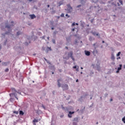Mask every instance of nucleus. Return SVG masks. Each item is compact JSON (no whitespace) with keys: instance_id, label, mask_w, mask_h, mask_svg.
<instances>
[{"instance_id":"1","label":"nucleus","mask_w":125,"mask_h":125,"mask_svg":"<svg viewBox=\"0 0 125 125\" xmlns=\"http://www.w3.org/2000/svg\"><path fill=\"white\" fill-rule=\"evenodd\" d=\"M13 26H14L13 24L5 23V28L7 29V31H6L4 33L1 34L2 39H5V35H8V36L12 35V36H13V34L11 33V32H12V27H13Z\"/></svg>"},{"instance_id":"2","label":"nucleus","mask_w":125,"mask_h":125,"mask_svg":"<svg viewBox=\"0 0 125 125\" xmlns=\"http://www.w3.org/2000/svg\"><path fill=\"white\" fill-rule=\"evenodd\" d=\"M10 97L11 98L10 99L9 101L10 102H14L15 99L13 98V97H15L17 100H18V98L17 97V93H11L9 94Z\"/></svg>"},{"instance_id":"3","label":"nucleus","mask_w":125,"mask_h":125,"mask_svg":"<svg viewBox=\"0 0 125 125\" xmlns=\"http://www.w3.org/2000/svg\"><path fill=\"white\" fill-rule=\"evenodd\" d=\"M62 88V90L64 91L65 90H68L69 89V86L68 84L66 83H63L62 84V86H61Z\"/></svg>"},{"instance_id":"4","label":"nucleus","mask_w":125,"mask_h":125,"mask_svg":"<svg viewBox=\"0 0 125 125\" xmlns=\"http://www.w3.org/2000/svg\"><path fill=\"white\" fill-rule=\"evenodd\" d=\"M73 51H71L68 53V58H71L73 61H75V58H74V56H73Z\"/></svg>"},{"instance_id":"5","label":"nucleus","mask_w":125,"mask_h":125,"mask_svg":"<svg viewBox=\"0 0 125 125\" xmlns=\"http://www.w3.org/2000/svg\"><path fill=\"white\" fill-rule=\"evenodd\" d=\"M67 13H71L72 11H73V7L71 6V5L70 4H67Z\"/></svg>"},{"instance_id":"6","label":"nucleus","mask_w":125,"mask_h":125,"mask_svg":"<svg viewBox=\"0 0 125 125\" xmlns=\"http://www.w3.org/2000/svg\"><path fill=\"white\" fill-rule=\"evenodd\" d=\"M63 80L62 78H60L57 80V83H58V87H61V82H62Z\"/></svg>"},{"instance_id":"7","label":"nucleus","mask_w":125,"mask_h":125,"mask_svg":"<svg viewBox=\"0 0 125 125\" xmlns=\"http://www.w3.org/2000/svg\"><path fill=\"white\" fill-rule=\"evenodd\" d=\"M14 49H15L16 51H17V52H19V51L21 50V47H20V46H15L14 47Z\"/></svg>"},{"instance_id":"8","label":"nucleus","mask_w":125,"mask_h":125,"mask_svg":"<svg viewBox=\"0 0 125 125\" xmlns=\"http://www.w3.org/2000/svg\"><path fill=\"white\" fill-rule=\"evenodd\" d=\"M95 67L97 68V71H98V72H100V71H101V67H100V63H97Z\"/></svg>"},{"instance_id":"9","label":"nucleus","mask_w":125,"mask_h":125,"mask_svg":"<svg viewBox=\"0 0 125 125\" xmlns=\"http://www.w3.org/2000/svg\"><path fill=\"white\" fill-rule=\"evenodd\" d=\"M123 67V64H119V67L117 68V70L116 71L117 74H119L121 70H122V68Z\"/></svg>"},{"instance_id":"10","label":"nucleus","mask_w":125,"mask_h":125,"mask_svg":"<svg viewBox=\"0 0 125 125\" xmlns=\"http://www.w3.org/2000/svg\"><path fill=\"white\" fill-rule=\"evenodd\" d=\"M92 34L93 36H97V37H98V39H100V34L99 33H96V32L94 31L92 32Z\"/></svg>"},{"instance_id":"11","label":"nucleus","mask_w":125,"mask_h":125,"mask_svg":"<svg viewBox=\"0 0 125 125\" xmlns=\"http://www.w3.org/2000/svg\"><path fill=\"white\" fill-rule=\"evenodd\" d=\"M80 23V26L83 27V28H84V26H85V22L83 21H81Z\"/></svg>"},{"instance_id":"12","label":"nucleus","mask_w":125,"mask_h":125,"mask_svg":"<svg viewBox=\"0 0 125 125\" xmlns=\"http://www.w3.org/2000/svg\"><path fill=\"white\" fill-rule=\"evenodd\" d=\"M84 53L86 56H89L90 55V52L89 51L85 50Z\"/></svg>"},{"instance_id":"13","label":"nucleus","mask_w":125,"mask_h":125,"mask_svg":"<svg viewBox=\"0 0 125 125\" xmlns=\"http://www.w3.org/2000/svg\"><path fill=\"white\" fill-rule=\"evenodd\" d=\"M86 96H88V94H86V93H85V94H83V95L81 96V97L84 100L85 99V98H86Z\"/></svg>"},{"instance_id":"14","label":"nucleus","mask_w":125,"mask_h":125,"mask_svg":"<svg viewBox=\"0 0 125 125\" xmlns=\"http://www.w3.org/2000/svg\"><path fill=\"white\" fill-rule=\"evenodd\" d=\"M10 62H2V66H7L9 64Z\"/></svg>"},{"instance_id":"15","label":"nucleus","mask_w":125,"mask_h":125,"mask_svg":"<svg viewBox=\"0 0 125 125\" xmlns=\"http://www.w3.org/2000/svg\"><path fill=\"white\" fill-rule=\"evenodd\" d=\"M63 3H64L63 2V1L61 0L59 2L57 3V4H58V6H61V5H63Z\"/></svg>"},{"instance_id":"16","label":"nucleus","mask_w":125,"mask_h":125,"mask_svg":"<svg viewBox=\"0 0 125 125\" xmlns=\"http://www.w3.org/2000/svg\"><path fill=\"white\" fill-rule=\"evenodd\" d=\"M20 35H22V32H21V31H18V32H17V33L16 34V37H19Z\"/></svg>"},{"instance_id":"17","label":"nucleus","mask_w":125,"mask_h":125,"mask_svg":"<svg viewBox=\"0 0 125 125\" xmlns=\"http://www.w3.org/2000/svg\"><path fill=\"white\" fill-rule=\"evenodd\" d=\"M79 117H75V118H74L73 121L75 122L76 123H79Z\"/></svg>"},{"instance_id":"18","label":"nucleus","mask_w":125,"mask_h":125,"mask_svg":"<svg viewBox=\"0 0 125 125\" xmlns=\"http://www.w3.org/2000/svg\"><path fill=\"white\" fill-rule=\"evenodd\" d=\"M30 17L31 19H35L37 17L35 14L30 15Z\"/></svg>"},{"instance_id":"19","label":"nucleus","mask_w":125,"mask_h":125,"mask_svg":"<svg viewBox=\"0 0 125 125\" xmlns=\"http://www.w3.org/2000/svg\"><path fill=\"white\" fill-rule=\"evenodd\" d=\"M11 89L13 93H16V92H17V90H16L14 88H11Z\"/></svg>"},{"instance_id":"20","label":"nucleus","mask_w":125,"mask_h":125,"mask_svg":"<svg viewBox=\"0 0 125 125\" xmlns=\"http://www.w3.org/2000/svg\"><path fill=\"white\" fill-rule=\"evenodd\" d=\"M49 68L50 70H55V67L54 65H50Z\"/></svg>"},{"instance_id":"21","label":"nucleus","mask_w":125,"mask_h":125,"mask_svg":"<svg viewBox=\"0 0 125 125\" xmlns=\"http://www.w3.org/2000/svg\"><path fill=\"white\" fill-rule=\"evenodd\" d=\"M66 41L68 42H71V36L66 37Z\"/></svg>"},{"instance_id":"22","label":"nucleus","mask_w":125,"mask_h":125,"mask_svg":"<svg viewBox=\"0 0 125 125\" xmlns=\"http://www.w3.org/2000/svg\"><path fill=\"white\" fill-rule=\"evenodd\" d=\"M111 59L113 60V61H115V56L114 55V54H111Z\"/></svg>"},{"instance_id":"23","label":"nucleus","mask_w":125,"mask_h":125,"mask_svg":"<svg viewBox=\"0 0 125 125\" xmlns=\"http://www.w3.org/2000/svg\"><path fill=\"white\" fill-rule=\"evenodd\" d=\"M83 99L81 97L80 98L78 99V101H79L80 102H83Z\"/></svg>"},{"instance_id":"24","label":"nucleus","mask_w":125,"mask_h":125,"mask_svg":"<svg viewBox=\"0 0 125 125\" xmlns=\"http://www.w3.org/2000/svg\"><path fill=\"white\" fill-rule=\"evenodd\" d=\"M19 114L21 116H23V115H24V112H23L22 110H20Z\"/></svg>"},{"instance_id":"25","label":"nucleus","mask_w":125,"mask_h":125,"mask_svg":"<svg viewBox=\"0 0 125 125\" xmlns=\"http://www.w3.org/2000/svg\"><path fill=\"white\" fill-rule=\"evenodd\" d=\"M90 42H92V41H94V39L93 38V37L90 36L89 37V39Z\"/></svg>"},{"instance_id":"26","label":"nucleus","mask_w":125,"mask_h":125,"mask_svg":"<svg viewBox=\"0 0 125 125\" xmlns=\"http://www.w3.org/2000/svg\"><path fill=\"white\" fill-rule=\"evenodd\" d=\"M28 40H29V41L28 42H25V44L26 45H28L29 43H31V41H30V38H28Z\"/></svg>"},{"instance_id":"27","label":"nucleus","mask_w":125,"mask_h":125,"mask_svg":"<svg viewBox=\"0 0 125 125\" xmlns=\"http://www.w3.org/2000/svg\"><path fill=\"white\" fill-rule=\"evenodd\" d=\"M33 123H39V119H36L33 120Z\"/></svg>"},{"instance_id":"28","label":"nucleus","mask_w":125,"mask_h":125,"mask_svg":"<svg viewBox=\"0 0 125 125\" xmlns=\"http://www.w3.org/2000/svg\"><path fill=\"white\" fill-rule=\"evenodd\" d=\"M48 50H50V51H51V50H52L51 48L49 47H47V50H46L47 53V52H48Z\"/></svg>"},{"instance_id":"29","label":"nucleus","mask_w":125,"mask_h":125,"mask_svg":"<svg viewBox=\"0 0 125 125\" xmlns=\"http://www.w3.org/2000/svg\"><path fill=\"white\" fill-rule=\"evenodd\" d=\"M69 115H73V114H75V112L74 111H69L68 112Z\"/></svg>"},{"instance_id":"30","label":"nucleus","mask_w":125,"mask_h":125,"mask_svg":"<svg viewBox=\"0 0 125 125\" xmlns=\"http://www.w3.org/2000/svg\"><path fill=\"white\" fill-rule=\"evenodd\" d=\"M44 60H45V61H46V62H47V63H48L50 64H51V63L50 62L45 58H44Z\"/></svg>"},{"instance_id":"31","label":"nucleus","mask_w":125,"mask_h":125,"mask_svg":"<svg viewBox=\"0 0 125 125\" xmlns=\"http://www.w3.org/2000/svg\"><path fill=\"white\" fill-rule=\"evenodd\" d=\"M98 2V0H92V2H94V3H96Z\"/></svg>"},{"instance_id":"32","label":"nucleus","mask_w":125,"mask_h":125,"mask_svg":"<svg viewBox=\"0 0 125 125\" xmlns=\"http://www.w3.org/2000/svg\"><path fill=\"white\" fill-rule=\"evenodd\" d=\"M94 74V72H92V71H91L90 73V76L92 77V75Z\"/></svg>"},{"instance_id":"33","label":"nucleus","mask_w":125,"mask_h":125,"mask_svg":"<svg viewBox=\"0 0 125 125\" xmlns=\"http://www.w3.org/2000/svg\"><path fill=\"white\" fill-rule=\"evenodd\" d=\"M122 122H123V123L124 124H125V116H124L123 118H122Z\"/></svg>"},{"instance_id":"34","label":"nucleus","mask_w":125,"mask_h":125,"mask_svg":"<svg viewBox=\"0 0 125 125\" xmlns=\"http://www.w3.org/2000/svg\"><path fill=\"white\" fill-rule=\"evenodd\" d=\"M121 52H119L117 54V55H116L117 57H119V56H120V55H121Z\"/></svg>"},{"instance_id":"35","label":"nucleus","mask_w":125,"mask_h":125,"mask_svg":"<svg viewBox=\"0 0 125 125\" xmlns=\"http://www.w3.org/2000/svg\"><path fill=\"white\" fill-rule=\"evenodd\" d=\"M57 33H58V31H54V32H53L54 36H55L56 35V34H57Z\"/></svg>"},{"instance_id":"36","label":"nucleus","mask_w":125,"mask_h":125,"mask_svg":"<svg viewBox=\"0 0 125 125\" xmlns=\"http://www.w3.org/2000/svg\"><path fill=\"white\" fill-rule=\"evenodd\" d=\"M13 113H14V114H16V115H18V113H19V112L14 111Z\"/></svg>"},{"instance_id":"37","label":"nucleus","mask_w":125,"mask_h":125,"mask_svg":"<svg viewBox=\"0 0 125 125\" xmlns=\"http://www.w3.org/2000/svg\"><path fill=\"white\" fill-rule=\"evenodd\" d=\"M6 42H7V39H6L4 42V45H6Z\"/></svg>"},{"instance_id":"38","label":"nucleus","mask_w":125,"mask_h":125,"mask_svg":"<svg viewBox=\"0 0 125 125\" xmlns=\"http://www.w3.org/2000/svg\"><path fill=\"white\" fill-rule=\"evenodd\" d=\"M9 71V69H8V68H6V69L5 70V72L6 73H7V72H8Z\"/></svg>"},{"instance_id":"39","label":"nucleus","mask_w":125,"mask_h":125,"mask_svg":"<svg viewBox=\"0 0 125 125\" xmlns=\"http://www.w3.org/2000/svg\"><path fill=\"white\" fill-rule=\"evenodd\" d=\"M81 2L82 4H84L85 3V2L83 1V0H81Z\"/></svg>"},{"instance_id":"40","label":"nucleus","mask_w":125,"mask_h":125,"mask_svg":"<svg viewBox=\"0 0 125 125\" xmlns=\"http://www.w3.org/2000/svg\"><path fill=\"white\" fill-rule=\"evenodd\" d=\"M96 43H94L93 44V46H94L95 48H97V45H96Z\"/></svg>"},{"instance_id":"41","label":"nucleus","mask_w":125,"mask_h":125,"mask_svg":"<svg viewBox=\"0 0 125 125\" xmlns=\"http://www.w3.org/2000/svg\"><path fill=\"white\" fill-rule=\"evenodd\" d=\"M61 107L62 109V110H65V107H64V106H63L62 104L61 105Z\"/></svg>"},{"instance_id":"42","label":"nucleus","mask_w":125,"mask_h":125,"mask_svg":"<svg viewBox=\"0 0 125 125\" xmlns=\"http://www.w3.org/2000/svg\"><path fill=\"white\" fill-rule=\"evenodd\" d=\"M119 1L121 4L123 5V0H119Z\"/></svg>"},{"instance_id":"43","label":"nucleus","mask_w":125,"mask_h":125,"mask_svg":"<svg viewBox=\"0 0 125 125\" xmlns=\"http://www.w3.org/2000/svg\"><path fill=\"white\" fill-rule=\"evenodd\" d=\"M93 21H94V19H92L91 20H90V22L92 24L93 23Z\"/></svg>"},{"instance_id":"44","label":"nucleus","mask_w":125,"mask_h":125,"mask_svg":"<svg viewBox=\"0 0 125 125\" xmlns=\"http://www.w3.org/2000/svg\"><path fill=\"white\" fill-rule=\"evenodd\" d=\"M55 12H56V11L55 10H53L51 12L52 14H54V13H55Z\"/></svg>"},{"instance_id":"45","label":"nucleus","mask_w":125,"mask_h":125,"mask_svg":"<svg viewBox=\"0 0 125 125\" xmlns=\"http://www.w3.org/2000/svg\"><path fill=\"white\" fill-rule=\"evenodd\" d=\"M52 42L53 43L55 44V40L54 39H52Z\"/></svg>"},{"instance_id":"46","label":"nucleus","mask_w":125,"mask_h":125,"mask_svg":"<svg viewBox=\"0 0 125 125\" xmlns=\"http://www.w3.org/2000/svg\"><path fill=\"white\" fill-rule=\"evenodd\" d=\"M65 16H66V17H68V18H70V16H69V15H68V14H66L65 15Z\"/></svg>"},{"instance_id":"47","label":"nucleus","mask_w":125,"mask_h":125,"mask_svg":"<svg viewBox=\"0 0 125 125\" xmlns=\"http://www.w3.org/2000/svg\"><path fill=\"white\" fill-rule=\"evenodd\" d=\"M78 122H73V125H77V123Z\"/></svg>"},{"instance_id":"48","label":"nucleus","mask_w":125,"mask_h":125,"mask_svg":"<svg viewBox=\"0 0 125 125\" xmlns=\"http://www.w3.org/2000/svg\"><path fill=\"white\" fill-rule=\"evenodd\" d=\"M64 13H62V14L61 15V17H64Z\"/></svg>"},{"instance_id":"49","label":"nucleus","mask_w":125,"mask_h":125,"mask_svg":"<svg viewBox=\"0 0 125 125\" xmlns=\"http://www.w3.org/2000/svg\"><path fill=\"white\" fill-rule=\"evenodd\" d=\"M111 4H112V5H115V6H116L117 5L116 4H115L114 2H112Z\"/></svg>"},{"instance_id":"50","label":"nucleus","mask_w":125,"mask_h":125,"mask_svg":"<svg viewBox=\"0 0 125 125\" xmlns=\"http://www.w3.org/2000/svg\"><path fill=\"white\" fill-rule=\"evenodd\" d=\"M68 118H72V115L68 114Z\"/></svg>"},{"instance_id":"51","label":"nucleus","mask_w":125,"mask_h":125,"mask_svg":"<svg viewBox=\"0 0 125 125\" xmlns=\"http://www.w3.org/2000/svg\"><path fill=\"white\" fill-rule=\"evenodd\" d=\"M36 114H38L39 115L40 114V111L37 110Z\"/></svg>"},{"instance_id":"52","label":"nucleus","mask_w":125,"mask_h":125,"mask_svg":"<svg viewBox=\"0 0 125 125\" xmlns=\"http://www.w3.org/2000/svg\"><path fill=\"white\" fill-rule=\"evenodd\" d=\"M81 6H82V5H78V6H77V8H78L79 7H81Z\"/></svg>"},{"instance_id":"53","label":"nucleus","mask_w":125,"mask_h":125,"mask_svg":"<svg viewBox=\"0 0 125 125\" xmlns=\"http://www.w3.org/2000/svg\"><path fill=\"white\" fill-rule=\"evenodd\" d=\"M45 38V36H42V37H41V38L42 39V40H44Z\"/></svg>"},{"instance_id":"54","label":"nucleus","mask_w":125,"mask_h":125,"mask_svg":"<svg viewBox=\"0 0 125 125\" xmlns=\"http://www.w3.org/2000/svg\"><path fill=\"white\" fill-rule=\"evenodd\" d=\"M107 96H108V94L105 93V94H104V97H107Z\"/></svg>"},{"instance_id":"55","label":"nucleus","mask_w":125,"mask_h":125,"mask_svg":"<svg viewBox=\"0 0 125 125\" xmlns=\"http://www.w3.org/2000/svg\"><path fill=\"white\" fill-rule=\"evenodd\" d=\"M70 96H69V97H68V98H67L66 99V100H70Z\"/></svg>"},{"instance_id":"56","label":"nucleus","mask_w":125,"mask_h":125,"mask_svg":"<svg viewBox=\"0 0 125 125\" xmlns=\"http://www.w3.org/2000/svg\"><path fill=\"white\" fill-rule=\"evenodd\" d=\"M75 25H76V23H75V22L72 23V26H75Z\"/></svg>"},{"instance_id":"57","label":"nucleus","mask_w":125,"mask_h":125,"mask_svg":"<svg viewBox=\"0 0 125 125\" xmlns=\"http://www.w3.org/2000/svg\"><path fill=\"white\" fill-rule=\"evenodd\" d=\"M77 65H75L74 66H73V69H77Z\"/></svg>"},{"instance_id":"58","label":"nucleus","mask_w":125,"mask_h":125,"mask_svg":"<svg viewBox=\"0 0 125 125\" xmlns=\"http://www.w3.org/2000/svg\"><path fill=\"white\" fill-rule=\"evenodd\" d=\"M77 43H78V40H75V44H77Z\"/></svg>"},{"instance_id":"59","label":"nucleus","mask_w":125,"mask_h":125,"mask_svg":"<svg viewBox=\"0 0 125 125\" xmlns=\"http://www.w3.org/2000/svg\"><path fill=\"white\" fill-rule=\"evenodd\" d=\"M42 107L44 109V110H45V106H44L43 104L42 105Z\"/></svg>"},{"instance_id":"60","label":"nucleus","mask_w":125,"mask_h":125,"mask_svg":"<svg viewBox=\"0 0 125 125\" xmlns=\"http://www.w3.org/2000/svg\"><path fill=\"white\" fill-rule=\"evenodd\" d=\"M16 93H19V94H20L21 93L19 91H17V92H16Z\"/></svg>"},{"instance_id":"61","label":"nucleus","mask_w":125,"mask_h":125,"mask_svg":"<svg viewBox=\"0 0 125 125\" xmlns=\"http://www.w3.org/2000/svg\"><path fill=\"white\" fill-rule=\"evenodd\" d=\"M42 50H45V48L44 47H42Z\"/></svg>"},{"instance_id":"62","label":"nucleus","mask_w":125,"mask_h":125,"mask_svg":"<svg viewBox=\"0 0 125 125\" xmlns=\"http://www.w3.org/2000/svg\"><path fill=\"white\" fill-rule=\"evenodd\" d=\"M93 106V104H92L91 105L89 106V108H91Z\"/></svg>"},{"instance_id":"63","label":"nucleus","mask_w":125,"mask_h":125,"mask_svg":"<svg viewBox=\"0 0 125 125\" xmlns=\"http://www.w3.org/2000/svg\"><path fill=\"white\" fill-rule=\"evenodd\" d=\"M64 59H66V60H69V57H65V58H64Z\"/></svg>"},{"instance_id":"64","label":"nucleus","mask_w":125,"mask_h":125,"mask_svg":"<svg viewBox=\"0 0 125 125\" xmlns=\"http://www.w3.org/2000/svg\"><path fill=\"white\" fill-rule=\"evenodd\" d=\"M119 59H121V57H118L117 58V60H119Z\"/></svg>"}]
</instances>
